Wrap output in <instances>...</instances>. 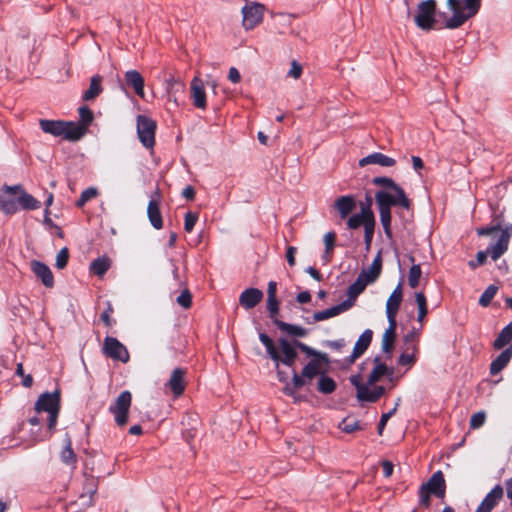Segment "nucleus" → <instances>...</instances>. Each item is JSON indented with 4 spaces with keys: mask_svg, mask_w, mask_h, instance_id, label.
I'll use <instances>...</instances> for the list:
<instances>
[{
    "mask_svg": "<svg viewBox=\"0 0 512 512\" xmlns=\"http://www.w3.org/2000/svg\"><path fill=\"white\" fill-rule=\"evenodd\" d=\"M373 368L369 373L366 382H363L360 373L351 375L349 380L356 388V397L360 402H377L385 393V388L380 385H374L380 381L384 376L392 377L394 369L389 367L381 358L376 356L373 359Z\"/></svg>",
    "mask_w": 512,
    "mask_h": 512,
    "instance_id": "nucleus-1",
    "label": "nucleus"
},
{
    "mask_svg": "<svg viewBox=\"0 0 512 512\" xmlns=\"http://www.w3.org/2000/svg\"><path fill=\"white\" fill-rule=\"evenodd\" d=\"M482 0H447V7L451 16L440 13L444 17V28L457 29L466 21L474 17L481 8Z\"/></svg>",
    "mask_w": 512,
    "mask_h": 512,
    "instance_id": "nucleus-2",
    "label": "nucleus"
},
{
    "mask_svg": "<svg viewBox=\"0 0 512 512\" xmlns=\"http://www.w3.org/2000/svg\"><path fill=\"white\" fill-rule=\"evenodd\" d=\"M259 339L277 368L280 362L289 367L294 365L297 358L295 341L290 342L286 338H279L278 347H276L273 340L265 333H260Z\"/></svg>",
    "mask_w": 512,
    "mask_h": 512,
    "instance_id": "nucleus-3",
    "label": "nucleus"
},
{
    "mask_svg": "<svg viewBox=\"0 0 512 512\" xmlns=\"http://www.w3.org/2000/svg\"><path fill=\"white\" fill-rule=\"evenodd\" d=\"M39 125L44 133L55 137L62 136L70 141H77L85 134V127L75 122L41 119Z\"/></svg>",
    "mask_w": 512,
    "mask_h": 512,
    "instance_id": "nucleus-4",
    "label": "nucleus"
},
{
    "mask_svg": "<svg viewBox=\"0 0 512 512\" xmlns=\"http://www.w3.org/2000/svg\"><path fill=\"white\" fill-rule=\"evenodd\" d=\"M35 410L37 413L47 412L48 430L52 433L55 430L57 419L60 411V394L58 391L42 393L36 403Z\"/></svg>",
    "mask_w": 512,
    "mask_h": 512,
    "instance_id": "nucleus-5",
    "label": "nucleus"
},
{
    "mask_svg": "<svg viewBox=\"0 0 512 512\" xmlns=\"http://www.w3.org/2000/svg\"><path fill=\"white\" fill-rule=\"evenodd\" d=\"M512 234V226L505 227L495 244H492L487 248L486 251H479L476 255V262L470 261L469 266L471 268H476L479 265H483L487 259V256L496 261L499 259L508 249V244L510 241V237Z\"/></svg>",
    "mask_w": 512,
    "mask_h": 512,
    "instance_id": "nucleus-6",
    "label": "nucleus"
},
{
    "mask_svg": "<svg viewBox=\"0 0 512 512\" xmlns=\"http://www.w3.org/2000/svg\"><path fill=\"white\" fill-rule=\"evenodd\" d=\"M415 24L421 30H431L436 28L438 20L436 19V1L424 0L417 5Z\"/></svg>",
    "mask_w": 512,
    "mask_h": 512,
    "instance_id": "nucleus-7",
    "label": "nucleus"
},
{
    "mask_svg": "<svg viewBox=\"0 0 512 512\" xmlns=\"http://www.w3.org/2000/svg\"><path fill=\"white\" fill-rule=\"evenodd\" d=\"M132 403V395L125 390L119 394L114 403L109 407V411L114 415L118 426L123 427L128 422L129 409Z\"/></svg>",
    "mask_w": 512,
    "mask_h": 512,
    "instance_id": "nucleus-8",
    "label": "nucleus"
},
{
    "mask_svg": "<svg viewBox=\"0 0 512 512\" xmlns=\"http://www.w3.org/2000/svg\"><path fill=\"white\" fill-rule=\"evenodd\" d=\"M20 185H5L0 192V209L6 215H13L19 210Z\"/></svg>",
    "mask_w": 512,
    "mask_h": 512,
    "instance_id": "nucleus-9",
    "label": "nucleus"
},
{
    "mask_svg": "<svg viewBox=\"0 0 512 512\" xmlns=\"http://www.w3.org/2000/svg\"><path fill=\"white\" fill-rule=\"evenodd\" d=\"M156 122L144 115L137 117V134L145 148H153L155 145Z\"/></svg>",
    "mask_w": 512,
    "mask_h": 512,
    "instance_id": "nucleus-10",
    "label": "nucleus"
},
{
    "mask_svg": "<svg viewBox=\"0 0 512 512\" xmlns=\"http://www.w3.org/2000/svg\"><path fill=\"white\" fill-rule=\"evenodd\" d=\"M321 361L319 359H312L303 367L301 374L294 371V386L303 387L311 383L316 376H321L324 373Z\"/></svg>",
    "mask_w": 512,
    "mask_h": 512,
    "instance_id": "nucleus-11",
    "label": "nucleus"
},
{
    "mask_svg": "<svg viewBox=\"0 0 512 512\" xmlns=\"http://www.w3.org/2000/svg\"><path fill=\"white\" fill-rule=\"evenodd\" d=\"M103 353L116 361L126 363L129 361V353L126 347L116 338L107 336L103 343Z\"/></svg>",
    "mask_w": 512,
    "mask_h": 512,
    "instance_id": "nucleus-12",
    "label": "nucleus"
},
{
    "mask_svg": "<svg viewBox=\"0 0 512 512\" xmlns=\"http://www.w3.org/2000/svg\"><path fill=\"white\" fill-rule=\"evenodd\" d=\"M264 6L258 3L246 4L242 8L243 26L246 30L255 28L263 19Z\"/></svg>",
    "mask_w": 512,
    "mask_h": 512,
    "instance_id": "nucleus-13",
    "label": "nucleus"
},
{
    "mask_svg": "<svg viewBox=\"0 0 512 512\" xmlns=\"http://www.w3.org/2000/svg\"><path fill=\"white\" fill-rule=\"evenodd\" d=\"M504 488L500 484L495 485L484 497L475 512H491L503 499Z\"/></svg>",
    "mask_w": 512,
    "mask_h": 512,
    "instance_id": "nucleus-14",
    "label": "nucleus"
},
{
    "mask_svg": "<svg viewBox=\"0 0 512 512\" xmlns=\"http://www.w3.org/2000/svg\"><path fill=\"white\" fill-rule=\"evenodd\" d=\"M185 375L186 370L183 368H175L167 383L165 384V387L168 388L173 396L175 398L180 397L186 388V381H185Z\"/></svg>",
    "mask_w": 512,
    "mask_h": 512,
    "instance_id": "nucleus-15",
    "label": "nucleus"
},
{
    "mask_svg": "<svg viewBox=\"0 0 512 512\" xmlns=\"http://www.w3.org/2000/svg\"><path fill=\"white\" fill-rule=\"evenodd\" d=\"M403 300L402 283H399L386 302V315L388 322L396 321V316Z\"/></svg>",
    "mask_w": 512,
    "mask_h": 512,
    "instance_id": "nucleus-16",
    "label": "nucleus"
},
{
    "mask_svg": "<svg viewBox=\"0 0 512 512\" xmlns=\"http://www.w3.org/2000/svg\"><path fill=\"white\" fill-rule=\"evenodd\" d=\"M382 271V254L381 251H378L376 256L374 257L372 264L366 268L363 269L360 274L358 275L359 278H362V280L367 283L368 285L374 283L378 277L380 276Z\"/></svg>",
    "mask_w": 512,
    "mask_h": 512,
    "instance_id": "nucleus-17",
    "label": "nucleus"
},
{
    "mask_svg": "<svg viewBox=\"0 0 512 512\" xmlns=\"http://www.w3.org/2000/svg\"><path fill=\"white\" fill-rule=\"evenodd\" d=\"M422 486L426 487L433 495L438 498H444L446 492V483L442 471H436L432 474L426 483Z\"/></svg>",
    "mask_w": 512,
    "mask_h": 512,
    "instance_id": "nucleus-18",
    "label": "nucleus"
},
{
    "mask_svg": "<svg viewBox=\"0 0 512 512\" xmlns=\"http://www.w3.org/2000/svg\"><path fill=\"white\" fill-rule=\"evenodd\" d=\"M263 292L257 288L245 289L239 296V304L246 310L257 306L263 299Z\"/></svg>",
    "mask_w": 512,
    "mask_h": 512,
    "instance_id": "nucleus-19",
    "label": "nucleus"
},
{
    "mask_svg": "<svg viewBox=\"0 0 512 512\" xmlns=\"http://www.w3.org/2000/svg\"><path fill=\"white\" fill-rule=\"evenodd\" d=\"M388 323L389 325L382 336L381 349L382 352L386 355V359H391L396 339L397 321Z\"/></svg>",
    "mask_w": 512,
    "mask_h": 512,
    "instance_id": "nucleus-20",
    "label": "nucleus"
},
{
    "mask_svg": "<svg viewBox=\"0 0 512 512\" xmlns=\"http://www.w3.org/2000/svg\"><path fill=\"white\" fill-rule=\"evenodd\" d=\"M373 338V331L371 329H366L357 339L352 354L350 356V363H353L356 359L361 357L368 347L370 346Z\"/></svg>",
    "mask_w": 512,
    "mask_h": 512,
    "instance_id": "nucleus-21",
    "label": "nucleus"
},
{
    "mask_svg": "<svg viewBox=\"0 0 512 512\" xmlns=\"http://www.w3.org/2000/svg\"><path fill=\"white\" fill-rule=\"evenodd\" d=\"M191 98L195 107L206 108V93L204 84L199 77H194L191 81Z\"/></svg>",
    "mask_w": 512,
    "mask_h": 512,
    "instance_id": "nucleus-22",
    "label": "nucleus"
},
{
    "mask_svg": "<svg viewBox=\"0 0 512 512\" xmlns=\"http://www.w3.org/2000/svg\"><path fill=\"white\" fill-rule=\"evenodd\" d=\"M31 269L33 273L41 279L42 283L48 287L51 288L54 285V277L50 270V268L40 261H33L31 263Z\"/></svg>",
    "mask_w": 512,
    "mask_h": 512,
    "instance_id": "nucleus-23",
    "label": "nucleus"
},
{
    "mask_svg": "<svg viewBox=\"0 0 512 512\" xmlns=\"http://www.w3.org/2000/svg\"><path fill=\"white\" fill-rule=\"evenodd\" d=\"M396 163V160L380 152L372 153L359 161V165L364 167L368 164H377L382 167H392Z\"/></svg>",
    "mask_w": 512,
    "mask_h": 512,
    "instance_id": "nucleus-24",
    "label": "nucleus"
},
{
    "mask_svg": "<svg viewBox=\"0 0 512 512\" xmlns=\"http://www.w3.org/2000/svg\"><path fill=\"white\" fill-rule=\"evenodd\" d=\"M334 208L342 219L346 218L356 208L355 197L352 195L340 196L335 200Z\"/></svg>",
    "mask_w": 512,
    "mask_h": 512,
    "instance_id": "nucleus-25",
    "label": "nucleus"
},
{
    "mask_svg": "<svg viewBox=\"0 0 512 512\" xmlns=\"http://www.w3.org/2000/svg\"><path fill=\"white\" fill-rule=\"evenodd\" d=\"M125 81L139 97H144V78L137 70H128L125 73Z\"/></svg>",
    "mask_w": 512,
    "mask_h": 512,
    "instance_id": "nucleus-26",
    "label": "nucleus"
},
{
    "mask_svg": "<svg viewBox=\"0 0 512 512\" xmlns=\"http://www.w3.org/2000/svg\"><path fill=\"white\" fill-rule=\"evenodd\" d=\"M147 216L150 224L157 230L163 227V219L160 211L159 201L151 199L147 206Z\"/></svg>",
    "mask_w": 512,
    "mask_h": 512,
    "instance_id": "nucleus-27",
    "label": "nucleus"
},
{
    "mask_svg": "<svg viewBox=\"0 0 512 512\" xmlns=\"http://www.w3.org/2000/svg\"><path fill=\"white\" fill-rule=\"evenodd\" d=\"M348 310H349V305L341 302L340 304L332 306L328 309L315 312L313 314V320L315 322L324 321L329 318L335 317L343 312H346Z\"/></svg>",
    "mask_w": 512,
    "mask_h": 512,
    "instance_id": "nucleus-28",
    "label": "nucleus"
},
{
    "mask_svg": "<svg viewBox=\"0 0 512 512\" xmlns=\"http://www.w3.org/2000/svg\"><path fill=\"white\" fill-rule=\"evenodd\" d=\"M368 286L362 278L357 277L356 281L352 283L347 290V299L343 301L344 304L349 305V309L354 306L357 297L365 290Z\"/></svg>",
    "mask_w": 512,
    "mask_h": 512,
    "instance_id": "nucleus-29",
    "label": "nucleus"
},
{
    "mask_svg": "<svg viewBox=\"0 0 512 512\" xmlns=\"http://www.w3.org/2000/svg\"><path fill=\"white\" fill-rule=\"evenodd\" d=\"M274 324L278 327L280 331L289 336L302 338L308 335V330L299 325L289 324L278 319L274 320Z\"/></svg>",
    "mask_w": 512,
    "mask_h": 512,
    "instance_id": "nucleus-30",
    "label": "nucleus"
},
{
    "mask_svg": "<svg viewBox=\"0 0 512 512\" xmlns=\"http://www.w3.org/2000/svg\"><path fill=\"white\" fill-rule=\"evenodd\" d=\"M512 357V344L507 347L501 354L492 361L490 365V373L492 375L498 374L502 369H504L509 363Z\"/></svg>",
    "mask_w": 512,
    "mask_h": 512,
    "instance_id": "nucleus-31",
    "label": "nucleus"
},
{
    "mask_svg": "<svg viewBox=\"0 0 512 512\" xmlns=\"http://www.w3.org/2000/svg\"><path fill=\"white\" fill-rule=\"evenodd\" d=\"M369 223H375L374 214L360 211V213L354 214L348 218L347 226L350 229H357L361 225L365 227V225Z\"/></svg>",
    "mask_w": 512,
    "mask_h": 512,
    "instance_id": "nucleus-32",
    "label": "nucleus"
},
{
    "mask_svg": "<svg viewBox=\"0 0 512 512\" xmlns=\"http://www.w3.org/2000/svg\"><path fill=\"white\" fill-rule=\"evenodd\" d=\"M41 207L40 201L34 198L31 194L27 193L24 188L20 185V198H19V209L24 210H36Z\"/></svg>",
    "mask_w": 512,
    "mask_h": 512,
    "instance_id": "nucleus-33",
    "label": "nucleus"
},
{
    "mask_svg": "<svg viewBox=\"0 0 512 512\" xmlns=\"http://www.w3.org/2000/svg\"><path fill=\"white\" fill-rule=\"evenodd\" d=\"M97 491V484L93 478H86L84 482L83 492L80 495V499L83 500L84 504L91 505L92 496Z\"/></svg>",
    "mask_w": 512,
    "mask_h": 512,
    "instance_id": "nucleus-34",
    "label": "nucleus"
},
{
    "mask_svg": "<svg viewBox=\"0 0 512 512\" xmlns=\"http://www.w3.org/2000/svg\"><path fill=\"white\" fill-rule=\"evenodd\" d=\"M102 92L101 77L95 75L91 78L89 88L84 92L83 98L86 101L95 99Z\"/></svg>",
    "mask_w": 512,
    "mask_h": 512,
    "instance_id": "nucleus-35",
    "label": "nucleus"
},
{
    "mask_svg": "<svg viewBox=\"0 0 512 512\" xmlns=\"http://www.w3.org/2000/svg\"><path fill=\"white\" fill-rule=\"evenodd\" d=\"M512 340V322H510L507 326H505L498 337L494 341V347L496 349H502L504 346L508 345Z\"/></svg>",
    "mask_w": 512,
    "mask_h": 512,
    "instance_id": "nucleus-36",
    "label": "nucleus"
},
{
    "mask_svg": "<svg viewBox=\"0 0 512 512\" xmlns=\"http://www.w3.org/2000/svg\"><path fill=\"white\" fill-rule=\"evenodd\" d=\"M110 267V260L106 256L99 257L92 261L90 270L97 276H103Z\"/></svg>",
    "mask_w": 512,
    "mask_h": 512,
    "instance_id": "nucleus-37",
    "label": "nucleus"
},
{
    "mask_svg": "<svg viewBox=\"0 0 512 512\" xmlns=\"http://www.w3.org/2000/svg\"><path fill=\"white\" fill-rule=\"evenodd\" d=\"M336 389V383L335 381L325 375V372L319 377L318 383H317V390L322 394H331Z\"/></svg>",
    "mask_w": 512,
    "mask_h": 512,
    "instance_id": "nucleus-38",
    "label": "nucleus"
},
{
    "mask_svg": "<svg viewBox=\"0 0 512 512\" xmlns=\"http://www.w3.org/2000/svg\"><path fill=\"white\" fill-rule=\"evenodd\" d=\"M76 454L74 453L73 449H72V441H71V438L68 434H66V437H65V446L61 452V460L68 464V465H71V464H75L76 463Z\"/></svg>",
    "mask_w": 512,
    "mask_h": 512,
    "instance_id": "nucleus-39",
    "label": "nucleus"
},
{
    "mask_svg": "<svg viewBox=\"0 0 512 512\" xmlns=\"http://www.w3.org/2000/svg\"><path fill=\"white\" fill-rule=\"evenodd\" d=\"M375 200L379 211H391L392 202H390V192L385 190L377 191L375 194Z\"/></svg>",
    "mask_w": 512,
    "mask_h": 512,
    "instance_id": "nucleus-40",
    "label": "nucleus"
},
{
    "mask_svg": "<svg viewBox=\"0 0 512 512\" xmlns=\"http://www.w3.org/2000/svg\"><path fill=\"white\" fill-rule=\"evenodd\" d=\"M415 301L418 306L417 320L422 323L426 315L428 314L427 301L423 292H417L415 294Z\"/></svg>",
    "mask_w": 512,
    "mask_h": 512,
    "instance_id": "nucleus-41",
    "label": "nucleus"
},
{
    "mask_svg": "<svg viewBox=\"0 0 512 512\" xmlns=\"http://www.w3.org/2000/svg\"><path fill=\"white\" fill-rule=\"evenodd\" d=\"M372 183L376 186H382L387 189H390L391 191L394 189H397L398 192H400L401 198L404 199L402 195V188L392 179L389 177H375L372 180Z\"/></svg>",
    "mask_w": 512,
    "mask_h": 512,
    "instance_id": "nucleus-42",
    "label": "nucleus"
},
{
    "mask_svg": "<svg viewBox=\"0 0 512 512\" xmlns=\"http://www.w3.org/2000/svg\"><path fill=\"white\" fill-rule=\"evenodd\" d=\"M393 193H390V202H392V206H401L404 209H409L411 205V201L408 199V197L405 194V191L402 189V195L404 197L401 198L400 192H398L397 189L392 190Z\"/></svg>",
    "mask_w": 512,
    "mask_h": 512,
    "instance_id": "nucleus-43",
    "label": "nucleus"
},
{
    "mask_svg": "<svg viewBox=\"0 0 512 512\" xmlns=\"http://www.w3.org/2000/svg\"><path fill=\"white\" fill-rule=\"evenodd\" d=\"M421 275V266L419 264H413L408 272V284L411 288L414 289L418 287Z\"/></svg>",
    "mask_w": 512,
    "mask_h": 512,
    "instance_id": "nucleus-44",
    "label": "nucleus"
},
{
    "mask_svg": "<svg viewBox=\"0 0 512 512\" xmlns=\"http://www.w3.org/2000/svg\"><path fill=\"white\" fill-rule=\"evenodd\" d=\"M295 345L302 352H304L307 356H312L315 359L322 360L323 362H327L328 361V359H327L325 354L316 351L315 349H313L312 347L306 345L305 343H302V342H299V341H295Z\"/></svg>",
    "mask_w": 512,
    "mask_h": 512,
    "instance_id": "nucleus-45",
    "label": "nucleus"
},
{
    "mask_svg": "<svg viewBox=\"0 0 512 512\" xmlns=\"http://www.w3.org/2000/svg\"><path fill=\"white\" fill-rule=\"evenodd\" d=\"M498 291V287L495 285H489L479 298V304L483 307H487L492 299L495 297Z\"/></svg>",
    "mask_w": 512,
    "mask_h": 512,
    "instance_id": "nucleus-46",
    "label": "nucleus"
},
{
    "mask_svg": "<svg viewBox=\"0 0 512 512\" xmlns=\"http://www.w3.org/2000/svg\"><path fill=\"white\" fill-rule=\"evenodd\" d=\"M379 216H380V222L383 226V229H384V232L385 234L391 238L392 236V232H391V211H385V210H382V211H379Z\"/></svg>",
    "mask_w": 512,
    "mask_h": 512,
    "instance_id": "nucleus-47",
    "label": "nucleus"
},
{
    "mask_svg": "<svg viewBox=\"0 0 512 512\" xmlns=\"http://www.w3.org/2000/svg\"><path fill=\"white\" fill-rule=\"evenodd\" d=\"M340 429L345 433H352L360 429L359 421L354 418H345L339 425Z\"/></svg>",
    "mask_w": 512,
    "mask_h": 512,
    "instance_id": "nucleus-48",
    "label": "nucleus"
},
{
    "mask_svg": "<svg viewBox=\"0 0 512 512\" xmlns=\"http://www.w3.org/2000/svg\"><path fill=\"white\" fill-rule=\"evenodd\" d=\"M79 116L81 123H77L80 126L85 127V131L93 120V113L88 107L79 108Z\"/></svg>",
    "mask_w": 512,
    "mask_h": 512,
    "instance_id": "nucleus-49",
    "label": "nucleus"
},
{
    "mask_svg": "<svg viewBox=\"0 0 512 512\" xmlns=\"http://www.w3.org/2000/svg\"><path fill=\"white\" fill-rule=\"evenodd\" d=\"M97 189L95 188H88L86 190H84L81 195H80V198L78 199L77 201V206L78 207H83L88 201H90L91 199L95 198L97 196Z\"/></svg>",
    "mask_w": 512,
    "mask_h": 512,
    "instance_id": "nucleus-50",
    "label": "nucleus"
},
{
    "mask_svg": "<svg viewBox=\"0 0 512 512\" xmlns=\"http://www.w3.org/2000/svg\"><path fill=\"white\" fill-rule=\"evenodd\" d=\"M69 260V251L68 248L63 247L56 255V263L55 266L58 269H63L67 266Z\"/></svg>",
    "mask_w": 512,
    "mask_h": 512,
    "instance_id": "nucleus-51",
    "label": "nucleus"
},
{
    "mask_svg": "<svg viewBox=\"0 0 512 512\" xmlns=\"http://www.w3.org/2000/svg\"><path fill=\"white\" fill-rule=\"evenodd\" d=\"M198 220V214L194 212H187L184 217V230L187 233L192 232L196 222Z\"/></svg>",
    "mask_w": 512,
    "mask_h": 512,
    "instance_id": "nucleus-52",
    "label": "nucleus"
},
{
    "mask_svg": "<svg viewBox=\"0 0 512 512\" xmlns=\"http://www.w3.org/2000/svg\"><path fill=\"white\" fill-rule=\"evenodd\" d=\"M335 239H336V234L334 232H327L325 235H324V238H323V241H324V244H325V257L328 258V256L331 254L333 248H334V245H335Z\"/></svg>",
    "mask_w": 512,
    "mask_h": 512,
    "instance_id": "nucleus-53",
    "label": "nucleus"
},
{
    "mask_svg": "<svg viewBox=\"0 0 512 512\" xmlns=\"http://www.w3.org/2000/svg\"><path fill=\"white\" fill-rule=\"evenodd\" d=\"M486 421V414L483 411H479L472 415L470 419V428L477 429L484 425Z\"/></svg>",
    "mask_w": 512,
    "mask_h": 512,
    "instance_id": "nucleus-54",
    "label": "nucleus"
},
{
    "mask_svg": "<svg viewBox=\"0 0 512 512\" xmlns=\"http://www.w3.org/2000/svg\"><path fill=\"white\" fill-rule=\"evenodd\" d=\"M412 350H413V353H411V354L402 353L400 355V357L398 359L399 365L411 367L415 363L414 353L417 351V347L414 345Z\"/></svg>",
    "mask_w": 512,
    "mask_h": 512,
    "instance_id": "nucleus-55",
    "label": "nucleus"
},
{
    "mask_svg": "<svg viewBox=\"0 0 512 512\" xmlns=\"http://www.w3.org/2000/svg\"><path fill=\"white\" fill-rule=\"evenodd\" d=\"M397 407H398V402L395 404V406L392 410L388 411L387 413L382 414L380 421L378 423V428H377L379 435H382L383 430L386 426V423L395 414Z\"/></svg>",
    "mask_w": 512,
    "mask_h": 512,
    "instance_id": "nucleus-56",
    "label": "nucleus"
},
{
    "mask_svg": "<svg viewBox=\"0 0 512 512\" xmlns=\"http://www.w3.org/2000/svg\"><path fill=\"white\" fill-rule=\"evenodd\" d=\"M176 301L181 307L187 309L192 304V295L189 290L186 289L177 297Z\"/></svg>",
    "mask_w": 512,
    "mask_h": 512,
    "instance_id": "nucleus-57",
    "label": "nucleus"
},
{
    "mask_svg": "<svg viewBox=\"0 0 512 512\" xmlns=\"http://www.w3.org/2000/svg\"><path fill=\"white\" fill-rule=\"evenodd\" d=\"M267 309L270 318L273 319V321L277 319L276 315L278 314L279 311V302L277 298H267Z\"/></svg>",
    "mask_w": 512,
    "mask_h": 512,
    "instance_id": "nucleus-58",
    "label": "nucleus"
},
{
    "mask_svg": "<svg viewBox=\"0 0 512 512\" xmlns=\"http://www.w3.org/2000/svg\"><path fill=\"white\" fill-rule=\"evenodd\" d=\"M300 387H295L294 386V376L292 377V382H287L283 388V392L292 397L294 399L295 402L299 401L301 399L300 396L297 395L296 393V390L299 389Z\"/></svg>",
    "mask_w": 512,
    "mask_h": 512,
    "instance_id": "nucleus-59",
    "label": "nucleus"
},
{
    "mask_svg": "<svg viewBox=\"0 0 512 512\" xmlns=\"http://www.w3.org/2000/svg\"><path fill=\"white\" fill-rule=\"evenodd\" d=\"M432 493L426 489V487L424 486H420L419 488V491H418V495H419V502L421 505L425 506V507H429L430 506V495Z\"/></svg>",
    "mask_w": 512,
    "mask_h": 512,
    "instance_id": "nucleus-60",
    "label": "nucleus"
},
{
    "mask_svg": "<svg viewBox=\"0 0 512 512\" xmlns=\"http://www.w3.org/2000/svg\"><path fill=\"white\" fill-rule=\"evenodd\" d=\"M374 227H375V223H369L368 225H365V228H364V241H365L367 250L370 248V245H371V242L373 239Z\"/></svg>",
    "mask_w": 512,
    "mask_h": 512,
    "instance_id": "nucleus-61",
    "label": "nucleus"
},
{
    "mask_svg": "<svg viewBox=\"0 0 512 512\" xmlns=\"http://www.w3.org/2000/svg\"><path fill=\"white\" fill-rule=\"evenodd\" d=\"M302 74V67L296 61H292L291 68L289 69L287 75L294 79H298Z\"/></svg>",
    "mask_w": 512,
    "mask_h": 512,
    "instance_id": "nucleus-62",
    "label": "nucleus"
},
{
    "mask_svg": "<svg viewBox=\"0 0 512 512\" xmlns=\"http://www.w3.org/2000/svg\"><path fill=\"white\" fill-rule=\"evenodd\" d=\"M296 252H297V248L296 247H294V246L287 247L286 259H287V262H288L289 266H291V267H293L295 265V263H296V261H295Z\"/></svg>",
    "mask_w": 512,
    "mask_h": 512,
    "instance_id": "nucleus-63",
    "label": "nucleus"
},
{
    "mask_svg": "<svg viewBox=\"0 0 512 512\" xmlns=\"http://www.w3.org/2000/svg\"><path fill=\"white\" fill-rule=\"evenodd\" d=\"M228 79L232 82V83H239L241 81V75L238 71L237 68L235 67H231L229 69V72H228Z\"/></svg>",
    "mask_w": 512,
    "mask_h": 512,
    "instance_id": "nucleus-64",
    "label": "nucleus"
}]
</instances>
